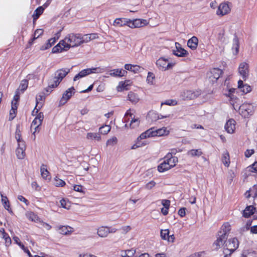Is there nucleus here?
<instances>
[{"label":"nucleus","instance_id":"obj_1","mask_svg":"<svg viewBox=\"0 0 257 257\" xmlns=\"http://www.w3.org/2000/svg\"><path fill=\"white\" fill-rule=\"evenodd\" d=\"M80 34L71 33L68 34L64 40L59 43L52 49L53 53H57L66 51L71 47H77L81 45Z\"/></svg>","mask_w":257,"mask_h":257},{"label":"nucleus","instance_id":"obj_2","mask_svg":"<svg viewBox=\"0 0 257 257\" xmlns=\"http://www.w3.org/2000/svg\"><path fill=\"white\" fill-rule=\"evenodd\" d=\"M230 229L231 226L228 222H225L222 225L221 230L218 232L217 239L212 245L213 249L217 250L223 245V243L227 239Z\"/></svg>","mask_w":257,"mask_h":257},{"label":"nucleus","instance_id":"obj_3","mask_svg":"<svg viewBox=\"0 0 257 257\" xmlns=\"http://www.w3.org/2000/svg\"><path fill=\"white\" fill-rule=\"evenodd\" d=\"M69 68H62L57 70L54 73V76L52 80H50L48 86L46 88L47 92H51L52 89L57 87L62 79L70 72Z\"/></svg>","mask_w":257,"mask_h":257},{"label":"nucleus","instance_id":"obj_4","mask_svg":"<svg viewBox=\"0 0 257 257\" xmlns=\"http://www.w3.org/2000/svg\"><path fill=\"white\" fill-rule=\"evenodd\" d=\"M176 151L172 150L168 153L164 158V161L158 167V170L160 172H163L176 166L177 157L175 156Z\"/></svg>","mask_w":257,"mask_h":257},{"label":"nucleus","instance_id":"obj_5","mask_svg":"<svg viewBox=\"0 0 257 257\" xmlns=\"http://www.w3.org/2000/svg\"><path fill=\"white\" fill-rule=\"evenodd\" d=\"M166 130L165 128H162L157 130H154L153 128H150L146 132L143 133L140 136L141 139H146L155 136H162L166 134Z\"/></svg>","mask_w":257,"mask_h":257},{"label":"nucleus","instance_id":"obj_6","mask_svg":"<svg viewBox=\"0 0 257 257\" xmlns=\"http://www.w3.org/2000/svg\"><path fill=\"white\" fill-rule=\"evenodd\" d=\"M239 113L244 117L251 115L254 111L253 106L250 104H243L240 106Z\"/></svg>","mask_w":257,"mask_h":257},{"label":"nucleus","instance_id":"obj_7","mask_svg":"<svg viewBox=\"0 0 257 257\" xmlns=\"http://www.w3.org/2000/svg\"><path fill=\"white\" fill-rule=\"evenodd\" d=\"M225 244L226 249L229 250L230 253L233 252L239 246V241L237 238L234 237L233 238L229 239L228 241H226L223 245Z\"/></svg>","mask_w":257,"mask_h":257},{"label":"nucleus","instance_id":"obj_8","mask_svg":"<svg viewBox=\"0 0 257 257\" xmlns=\"http://www.w3.org/2000/svg\"><path fill=\"white\" fill-rule=\"evenodd\" d=\"M156 65L160 70L164 71L172 68L175 64L169 62L167 59L160 58L157 61Z\"/></svg>","mask_w":257,"mask_h":257},{"label":"nucleus","instance_id":"obj_9","mask_svg":"<svg viewBox=\"0 0 257 257\" xmlns=\"http://www.w3.org/2000/svg\"><path fill=\"white\" fill-rule=\"evenodd\" d=\"M75 93V89L73 87L68 89L63 94V96L60 101L61 104H65L67 101L71 98Z\"/></svg>","mask_w":257,"mask_h":257},{"label":"nucleus","instance_id":"obj_10","mask_svg":"<svg viewBox=\"0 0 257 257\" xmlns=\"http://www.w3.org/2000/svg\"><path fill=\"white\" fill-rule=\"evenodd\" d=\"M104 71V69L100 67L87 68L81 70L79 73L84 77L91 73H100Z\"/></svg>","mask_w":257,"mask_h":257},{"label":"nucleus","instance_id":"obj_11","mask_svg":"<svg viewBox=\"0 0 257 257\" xmlns=\"http://www.w3.org/2000/svg\"><path fill=\"white\" fill-rule=\"evenodd\" d=\"M26 146L25 143H22V144L20 143V144L18 145V147L16 149V153L17 157L19 159H24L26 156Z\"/></svg>","mask_w":257,"mask_h":257},{"label":"nucleus","instance_id":"obj_12","mask_svg":"<svg viewBox=\"0 0 257 257\" xmlns=\"http://www.w3.org/2000/svg\"><path fill=\"white\" fill-rule=\"evenodd\" d=\"M44 119V115L42 112L39 113L31 124V127H35V131L34 134L39 129Z\"/></svg>","mask_w":257,"mask_h":257},{"label":"nucleus","instance_id":"obj_13","mask_svg":"<svg viewBox=\"0 0 257 257\" xmlns=\"http://www.w3.org/2000/svg\"><path fill=\"white\" fill-rule=\"evenodd\" d=\"M199 95L198 92H192L191 90L184 91L181 95L180 98L183 100L193 99Z\"/></svg>","mask_w":257,"mask_h":257},{"label":"nucleus","instance_id":"obj_14","mask_svg":"<svg viewBox=\"0 0 257 257\" xmlns=\"http://www.w3.org/2000/svg\"><path fill=\"white\" fill-rule=\"evenodd\" d=\"M147 21L145 20L135 19L131 21L129 19V27L131 28H140L146 25Z\"/></svg>","mask_w":257,"mask_h":257},{"label":"nucleus","instance_id":"obj_15","mask_svg":"<svg viewBox=\"0 0 257 257\" xmlns=\"http://www.w3.org/2000/svg\"><path fill=\"white\" fill-rule=\"evenodd\" d=\"M238 71L242 78L245 80L248 74V65L245 62L241 63L238 68Z\"/></svg>","mask_w":257,"mask_h":257},{"label":"nucleus","instance_id":"obj_16","mask_svg":"<svg viewBox=\"0 0 257 257\" xmlns=\"http://www.w3.org/2000/svg\"><path fill=\"white\" fill-rule=\"evenodd\" d=\"M229 11L228 5L225 3H222L219 6L216 14L218 15L224 16L228 14Z\"/></svg>","mask_w":257,"mask_h":257},{"label":"nucleus","instance_id":"obj_17","mask_svg":"<svg viewBox=\"0 0 257 257\" xmlns=\"http://www.w3.org/2000/svg\"><path fill=\"white\" fill-rule=\"evenodd\" d=\"M113 25L115 27H123L124 26L129 27V19L124 18H116L114 20Z\"/></svg>","mask_w":257,"mask_h":257},{"label":"nucleus","instance_id":"obj_18","mask_svg":"<svg viewBox=\"0 0 257 257\" xmlns=\"http://www.w3.org/2000/svg\"><path fill=\"white\" fill-rule=\"evenodd\" d=\"M168 116L167 115H159L155 111H150L148 113L147 117L149 120H151L152 121H155L159 119L166 118Z\"/></svg>","mask_w":257,"mask_h":257},{"label":"nucleus","instance_id":"obj_19","mask_svg":"<svg viewBox=\"0 0 257 257\" xmlns=\"http://www.w3.org/2000/svg\"><path fill=\"white\" fill-rule=\"evenodd\" d=\"M235 121L233 119H230L226 122L224 127L227 133L232 134L235 129Z\"/></svg>","mask_w":257,"mask_h":257},{"label":"nucleus","instance_id":"obj_20","mask_svg":"<svg viewBox=\"0 0 257 257\" xmlns=\"http://www.w3.org/2000/svg\"><path fill=\"white\" fill-rule=\"evenodd\" d=\"M124 67L125 70L133 72L134 73H139L141 71V69H143V68L139 65L130 64H125Z\"/></svg>","mask_w":257,"mask_h":257},{"label":"nucleus","instance_id":"obj_21","mask_svg":"<svg viewBox=\"0 0 257 257\" xmlns=\"http://www.w3.org/2000/svg\"><path fill=\"white\" fill-rule=\"evenodd\" d=\"M86 139L91 141L99 142L101 141V135L97 133H88L86 135Z\"/></svg>","mask_w":257,"mask_h":257},{"label":"nucleus","instance_id":"obj_22","mask_svg":"<svg viewBox=\"0 0 257 257\" xmlns=\"http://www.w3.org/2000/svg\"><path fill=\"white\" fill-rule=\"evenodd\" d=\"M255 210V208L252 205L247 206L243 211L242 216L245 218H248L251 215L253 214Z\"/></svg>","mask_w":257,"mask_h":257},{"label":"nucleus","instance_id":"obj_23","mask_svg":"<svg viewBox=\"0 0 257 257\" xmlns=\"http://www.w3.org/2000/svg\"><path fill=\"white\" fill-rule=\"evenodd\" d=\"M81 45L83 43H86L91 41V40L95 39L96 38L95 34H86L82 35L80 34Z\"/></svg>","mask_w":257,"mask_h":257},{"label":"nucleus","instance_id":"obj_24","mask_svg":"<svg viewBox=\"0 0 257 257\" xmlns=\"http://www.w3.org/2000/svg\"><path fill=\"white\" fill-rule=\"evenodd\" d=\"M127 73V71L125 70L116 69L111 70L109 75L111 76L122 77L125 76Z\"/></svg>","mask_w":257,"mask_h":257},{"label":"nucleus","instance_id":"obj_25","mask_svg":"<svg viewBox=\"0 0 257 257\" xmlns=\"http://www.w3.org/2000/svg\"><path fill=\"white\" fill-rule=\"evenodd\" d=\"M198 44V39L195 36H193L189 39L187 42L188 46L193 50H195L197 48Z\"/></svg>","mask_w":257,"mask_h":257},{"label":"nucleus","instance_id":"obj_26","mask_svg":"<svg viewBox=\"0 0 257 257\" xmlns=\"http://www.w3.org/2000/svg\"><path fill=\"white\" fill-rule=\"evenodd\" d=\"M97 234L100 237H106L108 235V229L107 226H100L97 228Z\"/></svg>","mask_w":257,"mask_h":257},{"label":"nucleus","instance_id":"obj_27","mask_svg":"<svg viewBox=\"0 0 257 257\" xmlns=\"http://www.w3.org/2000/svg\"><path fill=\"white\" fill-rule=\"evenodd\" d=\"M12 108L10 111L9 120H12L16 115V112L18 108V103L13 101L11 103Z\"/></svg>","mask_w":257,"mask_h":257},{"label":"nucleus","instance_id":"obj_28","mask_svg":"<svg viewBox=\"0 0 257 257\" xmlns=\"http://www.w3.org/2000/svg\"><path fill=\"white\" fill-rule=\"evenodd\" d=\"M1 196L2 197V202L4 208L7 209L10 213H12V211L10 208V202L7 196H4L2 193H1Z\"/></svg>","mask_w":257,"mask_h":257},{"label":"nucleus","instance_id":"obj_29","mask_svg":"<svg viewBox=\"0 0 257 257\" xmlns=\"http://www.w3.org/2000/svg\"><path fill=\"white\" fill-rule=\"evenodd\" d=\"M41 174L42 177L47 180L50 179V173L46 168V166L44 164H42L40 168Z\"/></svg>","mask_w":257,"mask_h":257},{"label":"nucleus","instance_id":"obj_30","mask_svg":"<svg viewBox=\"0 0 257 257\" xmlns=\"http://www.w3.org/2000/svg\"><path fill=\"white\" fill-rule=\"evenodd\" d=\"M222 73V70L218 68H213L210 71V73L212 74V77L215 79V81L220 77Z\"/></svg>","mask_w":257,"mask_h":257},{"label":"nucleus","instance_id":"obj_31","mask_svg":"<svg viewBox=\"0 0 257 257\" xmlns=\"http://www.w3.org/2000/svg\"><path fill=\"white\" fill-rule=\"evenodd\" d=\"M44 10L43 7H38L35 11L33 15V23H35L36 21L39 18L40 16L42 14Z\"/></svg>","mask_w":257,"mask_h":257},{"label":"nucleus","instance_id":"obj_32","mask_svg":"<svg viewBox=\"0 0 257 257\" xmlns=\"http://www.w3.org/2000/svg\"><path fill=\"white\" fill-rule=\"evenodd\" d=\"M128 100L132 102L133 103H136L139 100L138 95L133 92H130L127 95Z\"/></svg>","mask_w":257,"mask_h":257},{"label":"nucleus","instance_id":"obj_33","mask_svg":"<svg viewBox=\"0 0 257 257\" xmlns=\"http://www.w3.org/2000/svg\"><path fill=\"white\" fill-rule=\"evenodd\" d=\"M56 35L57 36V38L56 39L55 37H54V38H52L48 40V43L46 44L45 47L44 48H43L42 47V49L43 50L47 49L49 48H50L54 44V43L56 41V40L59 38V37L60 35V31L58 32L56 34Z\"/></svg>","mask_w":257,"mask_h":257},{"label":"nucleus","instance_id":"obj_34","mask_svg":"<svg viewBox=\"0 0 257 257\" xmlns=\"http://www.w3.org/2000/svg\"><path fill=\"white\" fill-rule=\"evenodd\" d=\"M239 44L238 39L237 36L235 35L233 40V46H232V50H235V52H233L234 54L236 55L239 51Z\"/></svg>","mask_w":257,"mask_h":257},{"label":"nucleus","instance_id":"obj_35","mask_svg":"<svg viewBox=\"0 0 257 257\" xmlns=\"http://www.w3.org/2000/svg\"><path fill=\"white\" fill-rule=\"evenodd\" d=\"M15 138L17 141L18 145L20 144V143L22 144V143H25L21 138V133L19 128V125H17L15 132Z\"/></svg>","mask_w":257,"mask_h":257},{"label":"nucleus","instance_id":"obj_36","mask_svg":"<svg viewBox=\"0 0 257 257\" xmlns=\"http://www.w3.org/2000/svg\"><path fill=\"white\" fill-rule=\"evenodd\" d=\"M28 86V81L27 79L23 80L18 88L19 89V91H21V93H23L27 89Z\"/></svg>","mask_w":257,"mask_h":257},{"label":"nucleus","instance_id":"obj_37","mask_svg":"<svg viewBox=\"0 0 257 257\" xmlns=\"http://www.w3.org/2000/svg\"><path fill=\"white\" fill-rule=\"evenodd\" d=\"M143 139H141L139 136L137 139V142L132 146L131 149H136L138 148L146 145L147 144L146 142L141 141V140Z\"/></svg>","mask_w":257,"mask_h":257},{"label":"nucleus","instance_id":"obj_38","mask_svg":"<svg viewBox=\"0 0 257 257\" xmlns=\"http://www.w3.org/2000/svg\"><path fill=\"white\" fill-rule=\"evenodd\" d=\"M188 155H190L191 157H199L202 154V152H201L200 149H192L188 152Z\"/></svg>","mask_w":257,"mask_h":257},{"label":"nucleus","instance_id":"obj_39","mask_svg":"<svg viewBox=\"0 0 257 257\" xmlns=\"http://www.w3.org/2000/svg\"><path fill=\"white\" fill-rule=\"evenodd\" d=\"M69 228L71 227H69ZM60 233L64 235L69 234L71 232V230H68V226H60L58 227Z\"/></svg>","mask_w":257,"mask_h":257},{"label":"nucleus","instance_id":"obj_40","mask_svg":"<svg viewBox=\"0 0 257 257\" xmlns=\"http://www.w3.org/2000/svg\"><path fill=\"white\" fill-rule=\"evenodd\" d=\"M43 33V30L42 29H37L34 33L33 38L30 40L29 43H32L35 39L39 38Z\"/></svg>","mask_w":257,"mask_h":257},{"label":"nucleus","instance_id":"obj_41","mask_svg":"<svg viewBox=\"0 0 257 257\" xmlns=\"http://www.w3.org/2000/svg\"><path fill=\"white\" fill-rule=\"evenodd\" d=\"M111 129L110 125H105L99 128V134L106 135L107 134Z\"/></svg>","mask_w":257,"mask_h":257},{"label":"nucleus","instance_id":"obj_42","mask_svg":"<svg viewBox=\"0 0 257 257\" xmlns=\"http://www.w3.org/2000/svg\"><path fill=\"white\" fill-rule=\"evenodd\" d=\"M54 185L56 187H63L65 185V182L63 180L58 178L57 177H56L54 178Z\"/></svg>","mask_w":257,"mask_h":257},{"label":"nucleus","instance_id":"obj_43","mask_svg":"<svg viewBox=\"0 0 257 257\" xmlns=\"http://www.w3.org/2000/svg\"><path fill=\"white\" fill-rule=\"evenodd\" d=\"M188 54L186 50L181 47H178V57H185Z\"/></svg>","mask_w":257,"mask_h":257},{"label":"nucleus","instance_id":"obj_44","mask_svg":"<svg viewBox=\"0 0 257 257\" xmlns=\"http://www.w3.org/2000/svg\"><path fill=\"white\" fill-rule=\"evenodd\" d=\"M222 162L223 163V164L228 167L229 165V163H230V161H229V154L228 153H226L225 154H224V156L223 157V158H222Z\"/></svg>","mask_w":257,"mask_h":257},{"label":"nucleus","instance_id":"obj_45","mask_svg":"<svg viewBox=\"0 0 257 257\" xmlns=\"http://www.w3.org/2000/svg\"><path fill=\"white\" fill-rule=\"evenodd\" d=\"M168 105L170 106H174L177 104V101L175 99H168L164 102L161 103V106L163 105Z\"/></svg>","mask_w":257,"mask_h":257},{"label":"nucleus","instance_id":"obj_46","mask_svg":"<svg viewBox=\"0 0 257 257\" xmlns=\"http://www.w3.org/2000/svg\"><path fill=\"white\" fill-rule=\"evenodd\" d=\"M140 120L139 118H133L131 121L130 126L131 128H135L139 126Z\"/></svg>","mask_w":257,"mask_h":257},{"label":"nucleus","instance_id":"obj_47","mask_svg":"<svg viewBox=\"0 0 257 257\" xmlns=\"http://www.w3.org/2000/svg\"><path fill=\"white\" fill-rule=\"evenodd\" d=\"M169 234L170 232L168 229L161 230V236L163 239H167Z\"/></svg>","mask_w":257,"mask_h":257},{"label":"nucleus","instance_id":"obj_48","mask_svg":"<svg viewBox=\"0 0 257 257\" xmlns=\"http://www.w3.org/2000/svg\"><path fill=\"white\" fill-rule=\"evenodd\" d=\"M117 142V139L115 137H113L111 139L107 140L106 142L107 146H113L116 144Z\"/></svg>","mask_w":257,"mask_h":257},{"label":"nucleus","instance_id":"obj_49","mask_svg":"<svg viewBox=\"0 0 257 257\" xmlns=\"http://www.w3.org/2000/svg\"><path fill=\"white\" fill-rule=\"evenodd\" d=\"M18 244L21 247V248L28 254V255L29 256V257H32V254H31V252L29 250V249L26 247L21 242H18Z\"/></svg>","mask_w":257,"mask_h":257},{"label":"nucleus","instance_id":"obj_50","mask_svg":"<svg viewBox=\"0 0 257 257\" xmlns=\"http://www.w3.org/2000/svg\"><path fill=\"white\" fill-rule=\"evenodd\" d=\"M154 78L155 76L154 74L152 72H149L147 78V80L148 81V83L152 84L153 83V81Z\"/></svg>","mask_w":257,"mask_h":257},{"label":"nucleus","instance_id":"obj_51","mask_svg":"<svg viewBox=\"0 0 257 257\" xmlns=\"http://www.w3.org/2000/svg\"><path fill=\"white\" fill-rule=\"evenodd\" d=\"M3 237L5 239L6 243L10 244L11 243V239L8 234L4 232V229H3Z\"/></svg>","mask_w":257,"mask_h":257},{"label":"nucleus","instance_id":"obj_52","mask_svg":"<svg viewBox=\"0 0 257 257\" xmlns=\"http://www.w3.org/2000/svg\"><path fill=\"white\" fill-rule=\"evenodd\" d=\"M21 92L19 91V89H17L15 92V95L14 96L13 101L14 102H17L20 99V95L21 94Z\"/></svg>","mask_w":257,"mask_h":257},{"label":"nucleus","instance_id":"obj_53","mask_svg":"<svg viewBox=\"0 0 257 257\" xmlns=\"http://www.w3.org/2000/svg\"><path fill=\"white\" fill-rule=\"evenodd\" d=\"M27 217L32 221H35L37 216L33 212H29L27 214Z\"/></svg>","mask_w":257,"mask_h":257},{"label":"nucleus","instance_id":"obj_54","mask_svg":"<svg viewBox=\"0 0 257 257\" xmlns=\"http://www.w3.org/2000/svg\"><path fill=\"white\" fill-rule=\"evenodd\" d=\"M250 190L251 195H252L253 198H256L257 197V185H254L252 188Z\"/></svg>","mask_w":257,"mask_h":257},{"label":"nucleus","instance_id":"obj_55","mask_svg":"<svg viewBox=\"0 0 257 257\" xmlns=\"http://www.w3.org/2000/svg\"><path fill=\"white\" fill-rule=\"evenodd\" d=\"M251 88L250 86L247 84H245L244 86L242 89H241V91L244 94L249 92L251 91Z\"/></svg>","mask_w":257,"mask_h":257},{"label":"nucleus","instance_id":"obj_56","mask_svg":"<svg viewBox=\"0 0 257 257\" xmlns=\"http://www.w3.org/2000/svg\"><path fill=\"white\" fill-rule=\"evenodd\" d=\"M186 210L187 209L185 207H181L178 211V215H180L182 217L185 216Z\"/></svg>","mask_w":257,"mask_h":257},{"label":"nucleus","instance_id":"obj_57","mask_svg":"<svg viewBox=\"0 0 257 257\" xmlns=\"http://www.w3.org/2000/svg\"><path fill=\"white\" fill-rule=\"evenodd\" d=\"M155 185L156 183L154 181H151L146 185L145 188L149 190L151 189Z\"/></svg>","mask_w":257,"mask_h":257},{"label":"nucleus","instance_id":"obj_58","mask_svg":"<svg viewBox=\"0 0 257 257\" xmlns=\"http://www.w3.org/2000/svg\"><path fill=\"white\" fill-rule=\"evenodd\" d=\"M161 203L165 208H169V206L170 205V201L169 200H162Z\"/></svg>","mask_w":257,"mask_h":257},{"label":"nucleus","instance_id":"obj_59","mask_svg":"<svg viewBox=\"0 0 257 257\" xmlns=\"http://www.w3.org/2000/svg\"><path fill=\"white\" fill-rule=\"evenodd\" d=\"M254 153V151L253 149L251 150H246L244 153V155L246 158L250 157L253 153Z\"/></svg>","mask_w":257,"mask_h":257},{"label":"nucleus","instance_id":"obj_60","mask_svg":"<svg viewBox=\"0 0 257 257\" xmlns=\"http://www.w3.org/2000/svg\"><path fill=\"white\" fill-rule=\"evenodd\" d=\"M36 105L34 108V109L33 110V111H32V115H36L38 112H39V110H40V107L42 106V105L41 106H39V108H37V107L38 106V98H36Z\"/></svg>","mask_w":257,"mask_h":257},{"label":"nucleus","instance_id":"obj_61","mask_svg":"<svg viewBox=\"0 0 257 257\" xmlns=\"http://www.w3.org/2000/svg\"><path fill=\"white\" fill-rule=\"evenodd\" d=\"M250 167L251 172L257 173V162H255Z\"/></svg>","mask_w":257,"mask_h":257},{"label":"nucleus","instance_id":"obj_62","mask_svg":"<svg viewBox=\"0 0 257 257\" xmlns=\"http://www.w3.org/2000/svg\"><path fill=\"white\" fill-rule=\"evenodd\" d=\"M82 187L81 185H75L73 186V189L75 191L82 192Z\"/></svg>","mask_w":257,"mask_h":257},{"label":"nucleus","instance_id":"obj_63","mask_svg":"<svg viewBox=\"0 0 257 257\" xmlns=\"http://www.w3.org/2000/svg\"><path fill=\"white\" fill-rule=\"evenodd\" d=\"M121 229L122 230L123 233H126L131 229V227L130 226L127 225L122 227Z\"/></svg>","mask_w":257,"mask_h":257},{"label":"nucleus","instance_id":"obj_64","mask_svg":"<svg viewBox=\"0 0 257 257\" xmlns=\"http://www.w3.org/2000/svg\"><path fill=\"white\" fill-rule=\"evenodd\" d=\"M250 231L251 233L257 234V225L251 226Z\"/></svg>","mask_w":257,"mask_h":257}]
</instances>
